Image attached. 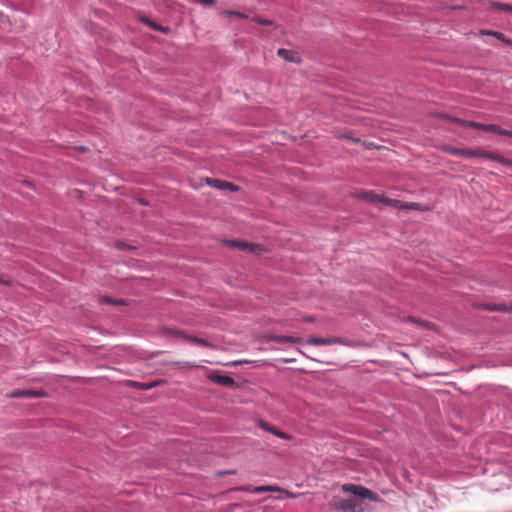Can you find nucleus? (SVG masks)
<instances>
[{"mask_svg":"<svg viewBox=\"0 0 512 512\" xmlns=\"http://www.w3.org/2000/svg\"><path fill=\"white\" fill-rule=\"evenodd\" d=\"M344 489L346 491H350L356 498L345 499L339 503V509L343 512H362L363 508L361 506V500L370 499L376 500V495L369 489L358 486V485H348L345 486Z\"/></svg>","mask_w":512,"mask_h":512,"instance_id":"obj_1","label":"nucleus"},{"mask_svg":"<svg viewBox=\"0 0 512 512\" xmlns=\"http://www.w3.org/2000/svg\"><path fill=\"white\" fill-rule=\"evenodd\" d=\"M450 153L455 156H459V157H463V158L481 157V158L497 161L507 168H512L511 160H508L499 154H496V153H493L491 151L484 150V149L451 148Z\"/></svg>","mask_w":512,"mask_h":512,"instance_id":"obj_2","label":"nucleus"},{"mask_svg":"<svg viewBox=\"0 0 512 512\" xmlns=\"http://www.w3.org/2000/svg\"><path fill=\"white\" fill-rule=\"evenodd\" d=\"M225 243L232 247L237 248L241 251H249L252 253H259L262 249L260 245H254L251 243H248L246 241H237V240H227Z\"/></svg>","mask_w":512,"mask_h":512,"instance_id":"obj_3","label":"nucleus"},{"mask_svg":"<svg viewBox=\"0 0 512 512\" xmlns=\"http://www.w3.org/2000/svg\"><path fill=\"white\" fill-rule=\"evenodd\" d=\"M205 181H206L207 185H209L210 187L216 188L218 190H229L231 192H236L239 190L238 186H236L235 184H233L231 182H227L224 180L215 179V178H206Z\"/></svg>","mask_w":512,"mask_h":512,"instance_id":"obj_4","label":"nucleus"},{"mask_svg":"<svg viewBox=\"0 0 512 512\" xmlns=\"http://www.w3.org/2000/svg\"><path fill=\"white\" fill-rule=\"evenodd\" d=\"M241 490L243 491H248V492H251V493H254V494H261V493H264V492H268V491H278V492H281L285 495V497H294V495L286 490H282L280 489L279 487L277 486H257V487H244V488H241Z\"/></svg>","mask_w":512,"mask_h":512,"instance_id":"obj_5","label":"nucleus"},{"mask_svg":"<svg viewBox=\"0 0 512 512\" xmlns=\"http://www.w3.org/2000/svg\"><path fill=\"white\" fill-rule=\"evenodd\" d=\"M259 427L266 431V432H269L273 435H275L276 437L280 438V439H283V440H292L293 436L291 434H288L286 432H283L281 430H278L276 429L275 427L271 426L269 423L265 422V421H260L259 422Z\"/></svg>","mask_w":512,"mask_h":512,"instance_id":"obj_6","label":"nucleus"},{"mask_svg":"<svg viewBox=\"0 0 512 512\" xmlns=\"http://www.w3.org/2000/svg\"><path fill=\"white\" fill-rule=\"evenodd\" d=\"M259 427L266 431V432H269L273 435H275L276 437L280 438V439H283V440H292L293 436L291 434H288L286 432H283L281 430H278L276 429L275 427L271 426L269 423L265 422V421H260L259 422Z\"/></svg>","mask_w":512,"mask_h":512,"instance_id":"obj_7","label":"nucleus"},{"mask_svg":"<svg viewBox=\"0 0 512 512\" xmlns=\"http://www.w3.org/2000/svg\"><path fill=\"white\" fill-rule=\"evenodd\" d=\"M359 199H362L371 204H378L380 200V194L374 191H361L356 194Z\"/></svg>","mask_w":512,"mask_h":512,"instance_id":"obj_8","label":"nucleus"},{"mask_svg":"<svg viewBox=\"0 0 512 512\" xmlns=\"http://www.w3.org/2000/svg\"><path fill=\"white\" fill-rule=\"evenodd\" d=\"M212 382L222 386H232L235 381L232 377L222 374H213L210 376Z\"/></svg>","mask_w":512,"mask_h":512,"instance_id":"obj_9","label":"nucleus"},{"mask_svg":"<svg viewBox=\"0 0 512 512\" xmlns=\"http://www.w3.org/2000/svg\"><path fill=\"white\" fill-rule=\"evenodd\" d=\"M483 131H485V132H492V133H495V134H499V135H503V136H508V137L512 138V131L503 129L499 125H495V124H484L483 125Z\"/></svg>","mask_w":512,"mask_h":512,"instance_id":"obj_10","label":"nucleus"},{"mask_svg":"<svg viewBox=\"0 0 512 512\" xmlns=\"http://www.w3.org/2000/svg\"><path fill=\"white\" fill-rule=\"evenodd\" d=\"M278 55L289 62H299L300 60L296 52L284 48L278 50Z\"/></svg>","mask_w":512,"mask_h":512,"instance_id":"obj_11","label":"nucleus"},{"mask_svg":"<svg viewBox=\"0 0 512 512\" xmlns=\"http://www.w3.org/2000/svg\"><path fill=\"white\" fill-rule=\"evenodd\" d=\"M341 340L339 338H311L308 340L309 344L312 345H333L340 343Z\"/></svg>","mask_w":512,"mask_h":512,"instance_id":"obj_12","label":"nucleus"},{"mask_svg":"<svg viewBox=\"0 0 512 512\" xmlns=\"http://www.w3.org/2000/svg\"><path fill=\"white\" fill-rule=\"evenodd\" d=\"M42 394L40 392H36L33 390H19L16 392H13L10 396L11 397H39Z\"/></svg>","mask_w":512,"mask_h":512,"instance_id":"obj_13","label":"nucleus"},{"mask_svg":"<svg viewBox=\"0 0 512 512\" xmlns=\"http://www.w3.org/2000/svg\"><path fill=\"white\" fill-rule=\"evenodd\" d=\"M140 20L142 23L146 24L147 26H149L150 28H152L156 31H166V28H164L160 25H157L155 22H153L151 19H149L147 17H142Z\"/></svg>","mask_w":512,"mask_h":512,"instance_id":"obj_14","label":"nucleus"},{"mask_svg":"<svg viewBox=\"0 0 512 512\" xmlns=\"http://www.w3.org/2000/svg\"><path fill=\"white\" fill-rule=\"evenodd\" d=\"M379 203H382V204H384L386 206L398 207L399 201L395 200V199H391V198L385 197L384 195L380 194Z\"/></svg>","mask_w":512,"mask_h":512,"instance_id":"obj_15","label":"nucleus"},{"mask_svg":"<svg viewBox=\"0 0 512 512\" xmlns=\"http://www.w3.org/2000/svg\"><path fill=\"white\" fill-rule=\"evenodd\" d=\"M222 14L228 15V16H236L238 18H243V19L248 18V15H246L245 13H241V12H237V11H232V10H225V11L222 12Z\"/></svg>","mask_w":512,"mask_h":512,"instance_id":"obj_16","label":"nucleus"},{"mask_svg":"<svg viewBox=\"0 0 512 512\" xmlns=\"http://www.w3.org/2000/svg\"><path fill=\"white\" fill-rule=\"evenodd\" d=\"M493 7L506 12H512V5L504 3H493Z\"/></svg>","mask_w":512,"mask_h":512,"instance_id":"obj_17","label":"nucleus"},{"mask_svg":"<svg viewBox=\"0 0 512 512\" xmlns=\"http://www.w3.org/2000/svg\"><path fill=\"white\" fill-rule=\"evenodd\" d=\"M464 123L467 127H470L473 129H478V130H483V125H484L483 123L475 122V121H465Z\"/></svg>","mask_w":512,"mask_h":512,"instance_id":"obj_18","label":"nucleus"},{"mask_svg":"<svg viewBox=\"0 0 512 512\" xmlns=\"http://www.w3.org/2000/svg\"><path fill=\"white\" fill-rule=\"evenodd\" d=\"M188 339L193 344H197V345H201V346H205V347L209 346L208 342L204 339L197 338V337H189Z\"/></svg>","mask_w":512,"mask_h":512,"instance_id":"obj_19","label":"nucleus"},{"mask_svg":"<svg viewBox=\"0 0 512 512\" xmlns=\"http://www.w3.org/2000/svg\"><path fill=\"white\" fill-rule=\"evenodd\" d=\"M493 310L512 313V305H510V306H507L505 304L496 305L493 307Z\"/></svg>","mask_w":512,"mask_h":512,"instance_id":"obj_20","label":"nucleus"},{"mask_svg":"<svg viewBox=\"0 0 512 512\" xmlns=\"http://www.w3.org/2000/svg\"><path fill=\"white\" fill-rule=\"evenodd\" d=\"M482 34H487V35H493L495 36L497 39L501 40V41H505V36L504 34L500 33V32H495V31H483Z\"/></svg>","mask_w":512,"mask_h":512,"instance_id":"obj_21","label":"nucleus"},{"mask_svg":"<svg viewBox=\"0 0 512 512\" xmlns=\"http://www.w3.org/2000/svg\"><path fill=\"white\" fill-rule=\"evenodd\" d=\"M280 342H289V343H296L298 342V339L293 336H282L279 338Z\"/></svg>","mask_w":512,"mask_h":512,"instance_id":"obj_22","label":"nucleus"},{"mask_svg":"<svg viewBox=\"0 0 512 512\" xmlns=\"http://www.w3.org/2000/svg\"><path fill=\"white\" fill-rule=\"evenodd\" d=\"M100 302H101V303H109V304H111V303H113V304H116V303H122V301H116V300H113V299L108 298V297H102V298L100 299Z\"/></svg>","mask_w":512,"mask_h":512,"instance_id":"obj_23","label":"nucleus"},{"mask_svg":"<svg viewBox=\"0 0 512 512\" xmlns=\"http://www.w3.org/2000/svg\"><path fill=\"white\" fill-rule=\"evenodd\" d=\"M258 24H261V25H271L272 22L270 20H267V19H262V18H255L254 19Z\"/></svg>","mask_w":512,"mask_h":512,"instance_id":"obj_24","label":"nucleus"},{"mask_svg":"<svg viewBox=\"0 0 512 512\" xmlns=\"http://www.w3.org/2000/svg\"><path fill=\"white\" fill-rule=\"evenodd\" d=\"M10 283L11 281L8 278L0 276V285H9Z\"/></svg>","mask_w":512,"mask_h":512,"instance_id":"obj_25","label":"nucleus"},{"mask_svg":"<svg viewBox=\"0 0 512 512\" xmlns=\"http://www.w3.org/2000/svg\"><path fill=\"white\" fill-rule=\"evenodd\" d=\"M243 363H246V361H237V362H233L232 365L233 366H236V365H240V364H243Z\"/></svg>","mask_w":512,"mask_h":512,"instance_id":"obj_26","label":"nucleus"},{"mask_svg":"<svg viewBox=\"0 0 512 512\" xmlns=\"http://www.w3.org/2000/svg\"><path fill=\"white\" fill-rule=\"evenodd\" d=\"M151 387H152V385H151V384H150V385H146V386H145V388H151Z\"/></svg>","mask_w":512,"mask_h":512,"instance_id":"obj_27","label":"nucleus"}]
</instances>
